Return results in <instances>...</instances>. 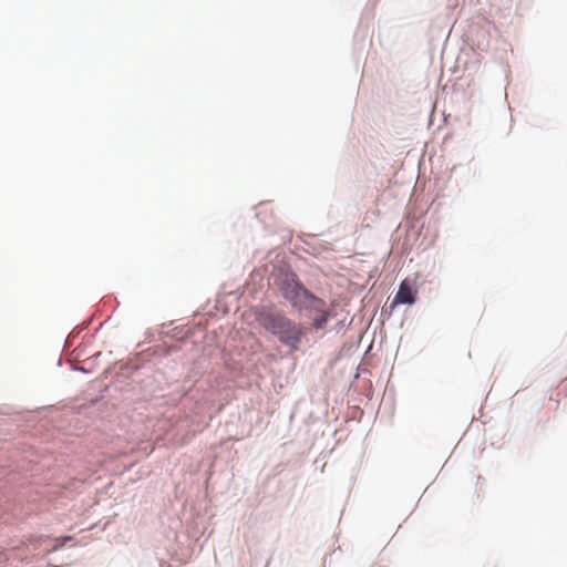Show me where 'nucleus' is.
I'll return each mask as SVG.
<instances>
[{"mask_svg":"<svg viewBox=\"0 0 567 567\" xmlns=\"http://www.w3.org/2000/svg\"><path fill=\"white\" fill-rule=\"evenodd\" d=\"M71 539H72L71 536L63 537L62 542H60V539H58L59 543L53 547L52 550H56V549L61 548L64 545L65 542L71 540Z\"/></svg>","mask_w":567,"mask_h":567,"instance_id":"obj_4","label":"nucleus"},{"mask_svg":"<svg viewBox=\"0 0 567 567\" xmlns=\"http://www.w3.org/2000/svg\"><path fill=\"white\" fill-rule=\"evenodd\" d=\"M279 289L286 300L298 310H310L319 316L313 318L312 327L317 330L323 329L331 316L326 302L312 295L299 280L296 274L286 272L281 276Z\"/></svg>","mask_w":567,"mask_h":567,"instance_id":"obj_1","label":"nucleus"},{"mask_svg":"<svg viewBox=\"0 0 567 567\" xmlns=\"http://www.w3.org/2000/svg\"><path fill=\"white\" fill-rule=\"evenodd\" d=\"M416 290L412 288L410 282L405 279L401 282L399 290L394 297L393 303H408L411 305L415 300Z\"/></svg>","mask_w":567,"mask_h":567,"instance_id":"obj_3","label":"nucleus"},{"mask_svg":"<svg viewBox=\"0 0 567 567\" xmlns=\"http://www.w3.org/2000/svg\"><path fill=\"white\" fill-rule=\"evenodd\" d=\"M260 327L270 332L291 351H297L305 336L303 328L280 311H260L256 316Z\"/></svg>","mask_w":567,"mask_h":567,"instance_id":"obj_2","label":"nucleus"}]
</instances>
